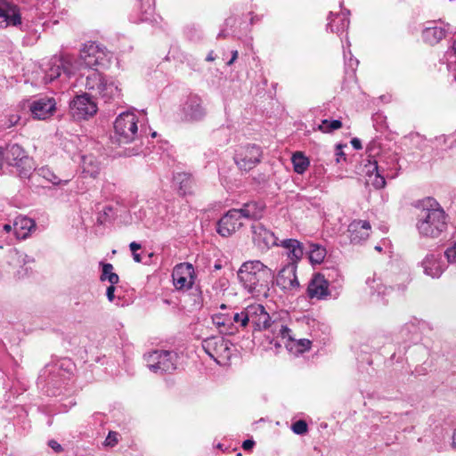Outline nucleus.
Listing matches in <instances>:
<instances>
[{"instance_id":"1","label":"nucleus","mask_w":456,"mask_h":456,"mask_svg":"<svg viewBox=\"0 0 456 456\" xmlns=\"http://www.w3.org/2000/svg\"><path fill=\"white\" fill-rule=\"evenodd\" d=\"M238 278L242 287L254 297H267L271 285L273 284L274 273L259 260L244 262L239 271Z\"/></svg>"},{"instance_id":"2","label":"nucleus","mask_w":456,"mask_h":456,"mask_svg":"<svg viewBox=\"0 0 456 456\" xmlns=\"http://www.w3.org/2000/svg\"><path fill=\"white\" fill-rule=\"evenodd\" d=\"M446 214L440 208H422L418 215L416 228L420 236L436 238L447 227Z\"/></svg>"},{"instance_id":"3","label":"nucleus","mask_w":456,"mask_h":456,"mask_svg":"<svg viewBox=\"0 0 456 456\" xmlns=\"http://www.w3.org/2000/svg\"><path fill=\"white\" fill-rule=\"evenodd\" d=\"M85 86L87 90L97 94L106 103L119 99L121 95L117 81L103 77L96 70L86 76Z\"/></svg>"},{"instance_id":"4","label":"nucleus","mask_w":456,"mask_h":456,"mask_svg":"<svg viewBox=\"0 0 456 456\" xmlns=\"http://www.w3.org/2000/svg\"><path fill=\"white\" fill-rule=\"evenodd\" d=\"M112 53L96 42H87L80 52L79 66L89 69L106 68L112 59Z\"/></svg>"},{"instance_id":"5","label":"nucleus","mask_w":456,"mask_h":456,"mask_svg":"<svg viewBox=\"0 0 456 456\" xmlns=\"http://www.w3.org/2000/svg\"><path fill=\"white\" fill-rule=\"evenodd\" d=\"M4 159L9 166L15 167L21 179L28 178L33 170L32 159L27 155L24 149L17 144L7 145L4 152Z\"/></svg>"},{"instance_id":"6","label":"nucleus","mask_w":456,"mask_h":456,"mask_svg":"<svg viewBox=\"0 0 456 456\" xmlns=\"http://www.w3.org/2000/svg\"><path fill=\"white\" fill-rule=\"evenodd\" d=\"M138 118L134 112L119 114L114 122V130L119 143H128L138 136Z\"/></svg>"},{"instance_id":"7","label":"nucleus","mask_w":456,"mask_h":456,"mask_svg":"<svg viewBox=\"0 0 456 456\" xmlns=\"http://www.w3.org/2000/svg\"><path fill=\"white\" fill-rule=\"evenodd\" d=\"M145 360L152 372L170 373L177 368L178 354L175 351H153L145 355Z\"/></svg>"},{"instance_id":"8","label":"nucleus","mask_w":456,"mask_h":456,"mask_svg":"<svg viewBox=\"0 0 456 456\" xmlns=\"http://www.w3.org/2000/svg\"><path fill=\"white\" fill-rule=\"evenodd\" d=\"M262 150L256 144L240 146L235 153L234 160L241 170L249 171L254 168L262 159Z\"/></svg>"},{"instance_id":"9","label":"nucleus","mask_w":456,"mask_h":456,"mask_svg":"<svg viewBox=\"0 0 456 456\" xmlns=\"http://www.w3.org/2000/svg\"><path fill=\"white\" fill-rule=\"evenodd\" d=\"M243 324L251 323L256 330H266L269 329L271 316L262 304H250L245 307Z\"/></svg>"},{"instance_id":"10","label":"nucleus","mask_w":456,"mask_h":456,"mask_svg":"<svg viewBox=\"0 0 456 456\" xmlns=\"http://www.w3.org/2000/svg\"><path fill=\"white\" fill-rule=\"evenodd\" d=\"M70 114L73 118L86 119L96 114L98 107L93 98L86 93L77 95L69 103Z\"/></svg>"},{"instance_id":"11","label":"nucleus","mask_w":456,"mask_h":456,"mask_svg":"<svg viewBox=\"0 0 456 456\" xmlns=\"http://www.w3.org/2000/svg\"><path fill=\"white\" fill-rule=\"evenodd\" d=\"M207 116V109L202 99L197 94H190L181 108V118L186 122H198Z\"/></svg>"},{"instance_id":"12","label":"nucleus","mask_w":456,"mask_h":456,"mask_svg":"<svg viewBox=\"0 0 456 456\" xmlns=\"http://www.w3.org/2000/svg\"><path fill=\"white\" fill-rule=\"evenodd\" d=\"M173 285L177 290H188L192 288L195 280L194 267L190 263L176 265L172 272Z\"/></svg>"},{"instance_id":"13","label":"nucleus","mask_w":456,"mask_h":456,"mask_svg":"<svg viewBox=\"0 0 456 456\" xmlns=\"http://www.w3.org/2000/svg\"><path fill=\"white\" fill-rule=\"evenodd\" d=\"M216 232L222 237H229L243 225V218L240 217L237 208L227 211L217 222Z\"/></svg>"},{"instance_id":"14","label":"nucleus","mask_w":456,"mask_h":456,"mask_svg":"<svg viewBox=\"0 0 456 456\" xmlns=\"http://www.w3.org/2000/svg\"><path fill=\"white\" fill-rule=\"evenodd\" d=\"M297 265L288 264L274 275L273 283L284 291H293L299 288V282L296 274Z\"/></svg>"},{"instance_id":"15","label":"nucleus","mask_w":456,"mask_h":456,"mask_svg":"<svg viewBox=\"0 0 456 456\" xmlns=\"http://www.w3.org/2000/svg\"><path fill=\"white\" fill-rule=\"evenodd\" d=\"M251 231L253 242L261 250H266L271 247L279 245L278 238L261 223L253 224Z\"/></svg>"},{"instance_id":"16","label":"nucleus","mask_w":456,"mask_h":456,"mask_svg":"<svg viewBox=\"0 0 456 456\" xmlns=\"http://www.w3.org/2000/svg\"><path fill=\"white\" fill-rule=\"evenodd\" d=\"M202 346L205 352L216 362L218 358L230 356L229 343L222 337H213L203 340Z\"/></svg>"},{"instance_id":"17","label":"nucleus","mask_w":456,"mask_h":456,"mask_svg":"<svg viewBox=\"0 0 456 456\" xmlns=\"http://www.w3.org/2000/svg\"><path fill=\"white\" fill-rule=\"evenodd\" d=\"M77 68L73 67L69 59H54L45 73V83H51L63 72L67 77L75 74Z\"/></svg>"},{"instance_id":"18","label":"nucleus","mask_w":456,"mask_h":456,"mask_svg":"<svg viewBox=\"0 0 456 456\" xmlns=\"http://www.w3.org/2000/svg\"><path fill=\"white\" fill-rule=\"evenodd\" d=\"M449 29V24L443 27L438 25L437 21L430 20L426 23V27L422 30V38L427 44L434 45L445 37Z\"/></svg>"},{"instance_id":"19","label":"nucleus","mask_w":456,"mask_h":456,"mask_svg":"<svg viewBox=\"0 0 456 456\" xmlns=\"http://www.w3.org/2000/svg\"><path fill=\"white\" fill-rule=\"evenodd\" d=\"M55 105L53 98L44 97L33 101L29 105V110L35 118L46 119L55 111Z\"/></svg>"},{"instance_id":"20","label":"nucleus","mask_w":456,"mask_h":456,"mask_svg":"<svg viewBox=\"0 0 456 456\" xmlns=\"http://www.w3.org/2000/svg\"><path fill=\"white\" fill-rule=\"evenodd\" d=\"M423 272L432 278H439L445 269V264L440 254H428L421 262Z\"/></svg>"},{"instance_id":"21","label":"nucleus","mask_w":456,"mask_h":456,"mask_svg":"<svg viewBox=\"0 0 456 456\" xmlns=\"http://www.w3.org/2000/svg\"><path fill=\"white\" fill-rule=\"evenodd\" d=\"M310 298L324 299L329 296L328 281L321 273L315 274L307 288Z\"/></svg>"},{"instance_id":"22","label":"nucleus","mask_w":456,"mask_h":456,"mask_svg":"<svg viewBox=\"0 0 456 456\" xmlns=\"http://www.w3.org/2000/svg\"><path fill=\"white\" fill-rule=\"evenodd\" d=\"M364 168L367 176L366 183L368 184H371L376 189H381L386 185L385 175L382 174L375 159H369Z\"/></svg>"},{"instance_id":"23","label":"nucleus","mask_w":456,"mask_h":456,"mask_svg":"<svg viewBox=\"0 0 456 456\" xmlns=\"http://www.w3.org/2000/svg\"><path fill=\"white\" fill-rule=\"evenodd\" d=\"M370 224L368 221L354 220L348 225L349 238L352 243L357 244L365 240L370 235Z\"/></svg>"},{"instance_id":"24","label":"nucleus","mask_w":456,"mask_h":456,"mask_svg":"<svg viewBox=\"0 0 456 456\" xmlns=\"http://www.w3.org/2000/svg\"><path fill=\"white\" fill-rule=\"evenodd\" d=\"M348 15L349 11L341 12L336 14L333 12H330L328 18L329 22L327 24V29L338 35L345 32L349 26Z\"/></svg>"},{"instance_id":"25","label":"nucleus","mask_w":456,"mask_h":456,"mask_svg":"<svg viewBox=\"0 0 456 456\" xmlns=\"http://www.w3.org/2000/svg\"><path fill=\"white\" fill-rule=\"evenodd\" d=\"M280 247L286 249V254L290 260L289 264L297 263L302 258L304 255V248L301 242L295 239H286L279 242Z\"/></svg>"},{"instance_id":"26","label":"nucleus","mask_w":456,"mask_h":456,"mask_svg":"<svg viewBox=\"0 0 456 456\" xmlns=\"http://www.w3.org/2000/svg\"><path fill=\"white\" fill-rule=\"evenodd\" d=\"M265 205L261 202L250 201L243 204L240 208H237L241 218L259 219L263 216Z\"/></svg>"},{"instance_id":"27","label":"nucleus","mask_w":456,"mask_h":456,"mask_svg":"<svg viewBox=\"0 0 456 456\" xmlns=\"http://www.w3.org/2000/svg\"><path fill=\"white\" fill-rule=\"evenodd\" d=\"M21 24V17L16 7H0V28L18 26Z\"/></svg>"},{"instance_id":"28","label":"nucleus","mask_w":456,"mask_h":456,"mask_svg":"<svg viewBox=\"0 0 456 456\" xmlns=\"http://www.w3.org/2000/svg\"><path fill=\"white\" fill-rule=\"evenodd\" d=\"M34 227L35 222L26 216H18L13 223V232L18 239H26Z\"/></svg>"},{"instance_id":"29","label":"nucleus","mask_w":456,"mask_h":456,"mask_svg":"<svg viewBox=\"0 0 456 456\" xmlns=\"http://www.w3.org/2000/svg\"><path fill=\"white\" fill-rule=\"evenodd\" d=\"M276 338L281 340L293 341L294 338L291 335V330L284 325L280 320L272 317L268 329Z\"/></svg>"},{"instance_id":"30","label":"nucleus","mask_w":456,"mask_h":456,"mask_svg":"<svg viewBox=\"0 0 456 456\" xmlns=\"http://www.w3.org/2000/svg\"><path fill=\"white\" fill-rule=\"evenodd\" d=\"M81 167L84 176L92 178H96L101 170L100 163L93 155L82 157Z\"/></svg>"},{"instance_id":"31","label":"nucleus","mask_w":456,"mask_h":456,"mask_svg":"<svg viewBox=\"0 0 456 456\" xmlns=\"http://www.w3.org/2000/svg\"><path fill=\"white\" fill-rule=\"evenodd\" d=\"M37 176L44 178L45 181L53 183V185L67 184L69 179H60L48 167H41L34 169V173L28 178L35 179Z\"/></svg>"},{"instance_id":"32","label":"nucleus","mask_w":456,"mask_h":456,"mask_svg":"<svg viewBox=\"0 0 456 456\" xmlns=\"http://www.w3.org/2000/svg\"><path fill=\"white\" fill-rule=\"evenodd\" d=\"M174 183L181 195H186L191 193L193 181L190 174L177 173L174 175Z\"/></svg>"},{"instance_id":"33","label":"nucleus","mask_w":456,"mask_h":456,"mask_svg":"<svg viewBox=\"0 0 456 456\" xmlns=\"http://www.w3.org/2000/svg\"><path fill=\"white\" fill-rule=\"evenodd\" d=\"M212 321L217 328L221 329V332L226 334L234 332V330H232L231 314H216L212 316Z\"/></svg>"},{"instance_id":"34","label":"nucleus","mask_w":456,"mask_h":456,"mask_svg":"<svg viewBox=\"0 0 456 456\" xmlns=\"http://www.w3.org/2000/svg\"><path fill=\"white\" fill-rule=\"evenodd\" d=\"M292 163L294 171L297 174L302 175L309 167V159L305 157L301 152H296L292 156Z\"/></svg>"},{"instance_id":"35","label":"nucleus","mask_w":456,"mask_h":456,"mask_svg":"<svg viewBox=\"0 0 456 456\" xmlns=\"http://www.w3.org/2000/svg\"><path fill=\"white\" fill-rule=\"evenodd\" d=\"M326 256V249L318 244H311L309 247V259L313 264H321Z\"/></svg>"},{"instance_id":"36","label":"nucleus","mask_w":456,"mask_h":456,"mask_svg":"<svg viewBox=\"0 0 456 456\" xmlns=\"http://www.w3.org/2000/svg\"><path fill=\"white\" fill-rule=\"evenodd\" d=\"M101 281H108L112 285H115L118 282V275L113 272V265L111 264H102Z\"/></svg>"},{"instance_id":"37","label":"nucleus","mask_w":456,"mask_h":456,"mask_svg":"<svg viewBox=\"0 0 456 456\" xmlns=\"http://www.w3.org/2000/svg\"><path fill=\"white\" fill-rule=\"evenodd\" d=\"M140 10L142 13L141 20H148L154 12L153 0H141Z\"/></svg>"},{"instance_id":"38","label":"nucleus","mask_w":456,"mask_h":456,"mask_svg":"<svg viewBox=\"0 0 456 456\" xmlns=\"http://www.w3.org/2000/svg\"><path fill=\"white\" fill-rule=\"evenodd\" d=\"M366 282L370 289L376 292L378 296L389 294V292L393 290L391 287L387 288L382 283H378L374 278L372 280L369 278Z\"/></svg>"},{"instance_id":"39","label":"nucleus","mask_w":456,"mask_h":456,"mask_svg":"<svg viewBox=\"0 0 456 456\" xmlns=\"http://www.w3.org/2000/svg\"><path fill=\"white\" fill-rule=\"evenodd\" d=\"M342 126V122L338 119L328 120L323 119L322 124L319 126V129L323 133H330L332 131L338 130Z\"/></svg>"},{"instance_id":"40","label":"nucleus","mask_w":456,"mask_h":456,"mask_svg":"<svg viewBox=\"0 0 456 456\" xmlns=\"http://www.w3.org/2000/svg\"><path fill=\"white\" fill-rule=\"evenodd\" d=\"M114 215L115 213L113 208L111 206H105L99 214L98 222L102 224H105L110 219H111Z\"/></svg>"},{"instance_id":"41","label":"nucleus","mask_w":456,"mask_h":456,"mask_svg":"<svg viewBox=\"0 0 456 456\" xmlns=\"http://www.w3.org/2000/svg\"><path fill=\"white\" fill-rule=\"evenodd\" d=\"M292 431L297 435H304L307 432L308 427L305 420H297L291 426Z\"/></svg>"},{"instance_id":"42","label":"nucleus","mask_w":456,"mask_h":456,"mask_svg":"<svg viewBox=\"0 0 456 456\" xmlns=\"http://www.w3.org/2000/svg\"><path fill=\"white\" fill-rule=\"evenodd\" d=\"M243 316H245V308L240 313H232L231 314L232 319V330H234V323L239 324L242 328H246L247 324H243Z\"/></svg>"},{"instance_id":"43","label":"nucleus","mask_w":456,"mask_h":456,"mask_svg":"<svg viewBox=\"0 0 456 456\" xmlns=\"http://www.w3.org/2000/svg\"><path fill=\"white\" fill-rule=\"evenodd\" d=\"M444 254L449 263H456V242L449 247Z\"/></svg>"},{"instance_id":"44","label":"nucleus","mask_w":456,"mask_h":456,"mask_svg":"<svg viewBox=\"0 0 456 456\" xmlns=\"http://www.w3.org/2000/svg\"><path fill=\"white\" fill-rule=\"evenodd\" d=\"M20 120V116L17 114H10L7 117V121H5L3 125L6 127H12L15 126Z\"/></svg>"},{"instance_id":"45","label":"nucleus","mask_w":456,"mask_h":456,"mask_svg":"<svg viewBox=\"0 0 456 456\" xmlns=\"http://www.w3.org/2000/svg\"><path fill=\"white\" fill-rule=\"evenodd\" d=\"M312 342L309 339L302 338L297 340V346L300 352H305L310 349Z\"/></svg>"},{"instance_id":"46","label":"nucleus","mask_w":456,"mask_h":456,"mask_svg":"<svg viewBox=\"0 0 456 456\" xmlns=\"http://www.w3.org/2000/svg\"><path fill=\"white\" fill-rule=\"evenodd\" d=\"M118 434L116 432H110L106 440L105 444L108 446H114L118 443Z\"/></svg>"},{"instance_id":"47","label":"nucleus","mask_w":456,"mask_h":456,"mask_svg":"<svg viewBox=\"0 0 456 456\" xmlns=\"http://www.w3.org/2000/svg\"><path fill=\"white\" fill-rule=\"evenodd\" d=\"M62 364H58V363H55V364H52V365H47L45 367V370H44V373L41 375V378L43 376H45L46 374H51V373H53L55 372L56 370H58L60 369V367L61 366Z\"/></svg>"},{"instance_id":"48","label":"nucleus","mask_w":456,"mask_h":456,"mask_svg":"<svg viewBox=\"0 0 456 456\" xmlns=\"http://www.w3.org/2000/svg\"><path fill=\"white\" fill-rule=\"evenodd\" d=\"M336 156H337V162L339 163L341 159L344 160L346 159V155L343 151V146L341 144H338L336 146Z\"/></svg>"},{"instance_id":"49","label":"nucleus","mask_w":456,"mask_h":456,"mask_svg":"<svg viewBox=\"0 0 456 456\" xmlns=\"http://www.w3.org/2000/svg\"><path fill=\"white\" fill-rule=\"evenodd\" d=\"M48 445L56 452H61L63 451L62 446L55 440H50L48 442Z\"/></svg>"},{"instance_id":"50","label":"nucleus","mask_w":456,"mask_h":456,"mask_svg":"<svg viewBox=\"0 0 456 456\" xmlns=\"http://www.w3.org/2000/svg\"><path fill=\"white\" fill-rule=\"evenodd\" d=\"M9 256L12 260H20L22 258L23 255L16 248H12L9 252Z\"/></svg>"},{"instance_id":"51","label":"nucleus","mask_w":456,"mask_h":456,"mask_svg":"<svg viewBox=\"0 0 456 456\" xmlns=\"http://www.w3.org/2000/svg\"><path fill=\"white\" fill-rule=\"evenodd\" d=\"M114 292H115V287H114V285L110 284V286H109L106 290V296L110 302H112L114 300V297H115Z\"/></svg>"},{"instance_id":"52","label":"nucleus","mask_w":456,"mask_h":456,"mask_svg":"<svg viewBox=\"0 0 456 456\" xmlns=\"http://www.w3.org/2000/svg\"><path fill=\"white\" fill-rule=\"evenodd\" d=\"M358 63V60L353 59L352 57H350V59L346 61V65L351 68L353 73H354V69L357 67Z\"/></svg>"},{"instance_id":"53","label":"nucleus","mask_w":456,"mask_h":456,"mask_svg":"<svg viewBox=\"0 0 456 456\" xmlns=\"http://www.w3.org/2000/svg\"><path fill=\"white\" fill-rule=\"evenodd\" d=\"M254 444L255 442L253 440L247 439L242 443V448L246 451L250 450L254 446Z\"/></svg>"},{"instance_id":"54","label":"nucleus","mask_w":456,"mask_h":456,"mask_svg":"<svg viewBox=\"0 0 456 456\" xmlns=\"http://www.w3.org/2000/svg\"><path fill=\"white\" fill-rule=\"evenodd\" d=\"M447 68H448L449 72H451L452 74L453 79L456 81V63L452 64V62H450L447 65Z\"/></svg>"},{"instance_id":"55","label":"nucleus","mask_w":456,"mask_h":456,"mask_svg":"<svg viewBox=\"0 0 456 456\" xmlns=\"http://www.w3.org/2000/svg\"><path fill=\"white\" fill-rule=\"evenodd\" d=\"M129 248H130V250L132 251V253H134L137 250L141 249L142 245L135 241H133L130 243Z\"/></svg>"},{"instance_id":"56","label":"nucleus","mask_w":456,"mask_h":456,"mask_svg":"<svg viewBox=\"0 0 456 456\" xmlns=\"http://www.w3.org/2000/svg\"><path fill=\"white\" fill-rule=\"evenodd\" d=\"M351 144L355 150H361L362 149V142L358 138H354L351 141Z\"/></svg>"},{"instance_id":"57","label":"nucleus","mask_w":456,"mask_h":456,"mask_svg":"<svg viewBox=\"0 0 456 456\" xmlns=\"http://www.w3.org/2000/svg\"><path fill=\"white\" fill-rule=\"evenodd\" d=\"M237 58H238V51L237 50L232 51V58L227 62V65L231 66L237 60Z\"/></svg>"},{"instance_id":"58","label":"nucleus","mask_w":456,"mask_h":456,"mask_svg":"<svg viewBox=\"0 0 456 456\" xmlns=\"http://www.w3.org/2000/svg\"><path fill=\"white\" fill-rule=\"evenodd\" d=\"M451 445H452V449L456 450V428L453 430V433H452Z\"/></svg>"},{"instance_id":"59","label":"nucleus","mask_w":456,"mask_h":456,"mask_svg":"<svg viewBox=\"0 0 456 456\" xmlns=\"http://www.w3.org/2000/svg\"><path fill=\"white\" fill-rule=\"evenodd\" d=\"M4 231L6 232H10L12 230H13V224L11 225L10 224H5L3 227Z\"/></svg>"},{"instance_id":"60","label":"nucleus","mask_w":456,"mask_h":456,"mask_svg":"<svg viewBox=\"0 0 456 456\" xmlns=\"http://www.w3.org/2000/svg\"><path fill=\"white\" fill-rule=\"evenodd\" d=\"M133 258H134V260L135 262H137V263L142 262L141 255H140V254H138V253H136V252L133 253Z\"/></svg>"},{"instance_id":"61","label":"nucleus","mask_w":456,"mask_h":456,"mask_svg":"<svg viewBox=\"0 0 456 456\" xmlns=\"http://www.w3.org/2000/svg\"><path fill=\"white\" fill-rule=\"evenodd\" d=\"M3 160H4V151H2V148L0 147V169L3 167Z\"/></svg>"},{"instance_id":"62","label":"nucleus","mask_w":456,"mask_h":456,"mask_svg":"<svg viewBox=\"0 0 456 456\" xmlns=\"http://www.w3.org/2000/svg\"><path fill=\"white\" fill-rule=\"evenodd\" d=\"M206 60H207L208 61H214V60H215V57H214V55H213V52H210V53L208 54V56H207V58H206Z\"/></svg>"},{"instance_id":"63","label":"nucleus","mask_w":456,"mask_h":456,"mask_svg":"<svg viewBox=\"0 0 456 456\" xmlns=\"http://www.w3.org/2000/svg\"><path fill=\"white\" fill-rule=\"evenodd\" d=\"M451 51L453 53V54L456 56V39L454 40Z\"/></svg>"},{"instance_id":"64","label":"nucleus","mask_w":456,"mask_h":456,"mask_svg":"<svg viewBox=\"0 0 456 456\" xmlns=\"http://www.w3.org/2000/svg\"><path fill=\"white\" fill-rule=\"evenodd\" d=\"M436 141H439V142L443 141L444 142H445L446 137H445V135H441L439 137H436Z\"/></svg>"}]
</instances>
